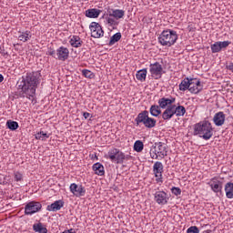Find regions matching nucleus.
<instances>
[{"instance_id": "1", "label": "nucleus", "mask_w": 233, "mask_h": 233, "mask_svg": "<svg viewBox=\"0 0 233 233\" xmlns=\"http://www.w3.org/2000/svg\"><path fill=\"white\" fill-rule=\"evenodd\" d=\"M41 80V72L35 71L27 73L26 76H22V79L17 81V88L21 90L20 97H34L35 96V90L39 81Z\"/></svg>"}, {"instance_id": "2", "label": "nucleus", "mask_w": 233, "mask_h": 233, "mask_svg": "<svg viewBox=\"0 0 233 233\" xmlns=\"http://www.w3.org/2000/svg\"><path fill=\"white\" fill-rule=\"evenodd\" d=\"M194 136H199L202 139L208 141L214 136V129L209 121H203L194 126Z\"/></svg>"}, {"instance_id": "3", "label": "nucleus", "mask_w": 233, "mask_h": 233, "mask_svg": "<svg viewBox=\"0 0 233 233\" xmlns=\"http://www.w3.org/2000/svg\"><path fill=\"white\" fill-rule=\"evenodd\" d=\"M177 38V32L172 29H167L159 35L158 43H160L162 46H172L176 45Z\"/></svg>"}, {"instance_id": "4", "label": "nucleus", "mask_w": 233, "mask_h": 233, "mask_svg": "<svg viewBox=\"0 0 233 233\" xmlns=\"http://www.w3.org/2000/svg\"><path fill=\"white\" fill-rule=\"evenodd\" d=\"M149 154L152 159H164L168 154V147L163 142H156Z\"/></svg>"}, {"instance_id": "5", "label": "nucleus", "mask_w": 233, "mask_h": 233, "mask_svg": "<svg viewBox=\"0 0 233 233\" xmlns=\"http://www.w3.org/2000/svg\"><path fill=\"white\" fill-rule=\"evenodd\" d=\"M149 72L153 79H161L163 77V66L159 63H154L149 66Z\"/></svg>"}, {"instance_id": "6", "label": "nucleus", "mask_w": 233, "mask_h": 233, "mask_svg": "<svg viewBox=\"0 0 233 233\" xmlns=\"http://www.w3.org/2000/svg\"><path fill=\"white\" fill-rule=\"evenodd\" d=\"M43 208V205L36 201H31L25 205V216H32V214H35L39 212Z\"/></svg>"}, {"instance_id": "7", "label": "nucleus", "mask_w": 233, "mask_h": 233, "mask_svg": "<svg viewBox=\"0 0 233 233\" xmlns=\"http://www.w3.org/2000/svg\"><path fill=\"white\" fill-rule=\"evenodd\" d=\"M91 31V37H95L99 39V37H103L105 31H103V27L97 22H92L89 25Z\"/></svg>"}, {"instance_id": "8", "label": "nucleus", "mask_w": 233, "mask_h": 233, "mask_svg": "<svg viewBox=\"0 0 233 233\" xmlns=\"http://www.w3.org/2000/svg\"><path fill=\"white\" fill-rule=\"evenodd\" d=\"M163 163H161L160 161L155 162L153 166V172L155 174L157 183H163Z\"/></svg>"}, {"instance_id": "9", "label": "nucleus", "mask_w": 233, "mask_h": 233, "mask_svg": "<svg viewBox=\"0 0 233 233\" xmlns=\"http://www.w3.org/2000/svg\"><path fill=\"white\" fill-rule=\"evenodd\" d=\"M168 199H170V197L165 191H156L154 194V200L157 205H167Z\"/></svg>"}, {"instance_id": "10", "label": "nucleus", "mask_w": 233, "mask_h": 233, "mask_svg": "<svg viewBox=\"0 0 233 233\" xmlns=\"http://www.w3.org/2000/svg\"><path fill=\"white\" fill-rule=\"evenodd\" d=\"M188 90L191 94H199V92L203 90V86L201 85V82L198 80V78H191Z\"/></svg>"}, {"instance_id": "11", "label": "nucleus", "mask_w": 233, "mask_h": 233, "mask_svg": "<svg viewBox=\"0 0 233 233\" xmlns=\"http://www.w3.org/2000/svg\"><path fill=\"white\" fill-rule=\"evenodd\" d=\"M70 192L76 196V198H81V196H85L86 194V189L83 186H77V184L73 183L70 185Z\"/></svg>"}, {"instance_id": "12", "label": "nucleus", "mask_w": 233, "mask_h": 233, "mask_svg": "<svg viewBox=\"0 0 233 233\" xmlns=\"http://www.w3.org/2000/svg\"><path fill=\"white\" fill-rule=\"evenodd\" d=\"M230 44V41L215 42L213 45H211V51L213 54H217L218 52H221L223 48H227Z\"/></svg>"}, {"instance_id": "13", "label": "nucleus", "mask_w": 233, "mask_h": 233, "mask_svg": "<svg viewBox=\"0 0 233 233\" xmlns=\"http://www.w3.org/2000/svg\"><path fill=\"white\" fill-rule=\"evenodd\" d=\"M174 103H176V98L175 97H170V98H167V97H162L159 98L158 100V106L160 108H168V106H174Z\"/></svg>"}, {"instance_id": "14", "label": "nucleus", "mask_w": 233, "mask_h": 233, "mask_svg": "<svg viewBox=\"0 0 233 233\" xmlns=\"http://www.w3.org/2000/svg\"><path fill=\"white\" fill-rule=\"evenodd\" d=\"M63 207H65V201H63L62 199L56 200L51 205L47 206L46 210H48V212H57V210H61Z\"/></svg>"}, {"instance_id": "15", "label": "nucleus", "mask_w": 233, "mask_h": 233, "mask_svg": "<svg viewBox=\"0 0 233 233\" xmlns=\"http://www.w3.org/2000/svg\"><path fill=\"white\" fill-rule=\"evenodd\" d=\"M225 113H223V111H219L218 113L215 114L213 122L215 123L216 127H223V125H225Z\"/></svg>"}, {"instance_id": "16", "label": "nucleus", "mask_w": 233, "mask_h": 233, "mask_svg": "<svg viewBox=\"0 0 233 233\" xmlns=\"http://www.w3.org/2000/svg\"><path fill=\"white\" fill-rule=\"evenodd\" d=\"M176 116L173 106H168L166 110L162 113V119L164 121H170L171 118Z\"/></svg>"}, {"instance_id": "17", "label": "nucleus", "mask_w": 233, "mask_h": 233, "mask_svg": "<svg viewBox=\"0 0 233 233\" xmlns=\"http://www.w3.org/2000/svg\"><path fill=\"white\" fill-rule=\"evenodd\" d=\"M108 14L109 17H114L115 19H123L125 17V10L123 9H111Z\"/></svg>"}, {"instance_id": "18", "label": "nucleus", "mask_w": 233, "mask_h": 233, "mask_svg": "<svg viewBox=\"0 0 233 233\" xmlns=\"http://www.w3.org/2000/svg\"><path fill=\"white\" fill-rule=\"evenodd\" d=\"M70 55V51L68 48L65 46H60L56 50V56H58V59H68V56Z\"/></svg>"}, {"instance_id": "19", "label": "nucleus", "mask_w": 233, "mask_h": 233, "mask_svg": "<svg viewBox=\"0 0 233 233\" xmlns=\"http://www.w3.org/2000/svg\"><path fill=\"white\" fill-rule=\"evenodd\" d=\"M99 14H101V10L92 8V9H87L86 11V17H89L90 19H96L99 17Z\"/></svg>"}, {"instance_id": "20", "label": "nucleus", "mask_w": 233, "mask_h": 233, "mask_svg": "<svg viewBox=\"0 0 233 233\" xmlns=\"http://www.w3.org/2000/svg\"><path fill=\"white\" fill-rule=\"evenodd\" d=\"M147 117H148V111L144 110L137 115L135 121H136L137 125H139L140 123H142L144 125V123L147 121Z\"/></svg>"}, {"instance_id": "21", "label": "nucleus", "mask_w": 233, "mask_h": 233, "mask_svg": "<svg viewBox=\"0 0 233 233\" xmlns=\"http://www.w3.org/2000/svg\"><path fill=\"white\" fill-rule=\"evenodd\" d=\"M209 187L213 192L218 194V192H221V190H223V182L219 180L213 181V183L209 184Z\"/></svg>"}, {"instance_id": "22", "label": "nucleus", "mask_w": 233, "mask_h": 233, "mask_svg": "<svg viewBox=\"0 0 233 233\" xmlns=\"http://www.w3.org/2000/svg\"><path fill=\"white\" fill-rule=\"evenodd\" d=\"M71 46L74 48H79L83 45V41L81 40V37L77 35H73L69 41Z\"/></svg>"}, {"instance_id": "23", "label": "nucleus", "mask_w": 233, "mask_h": 233, "mask_svg": "<svg viewBox=\"0 0 233 233\" xmlns=\"http://www.w3.org/2000/svg\"><path fill=\"white\" fill-rule=\"evenodd\" d=\"M191 81H192V78H188V77H186L185 79H183L179 84V90L181 92H185L188 90L190 87Z\"/></svg>"}, {"instance_id": "24", "label": "nucleus", "mask_w": 233, "mask_h": 233, "mask_svg": "<svg viewBox=\"0 0 233 233\" xmlns=\"http://www.w3.org/2000/svg\"><path fill=\"white\" fill-rule=\"evenodd\" d=\"M93 170L97 176H105V167L99 162L93 165Z\"/></svg>"}, {"instance_id": "25", "label": "nucleus", "mask_w": 233, "mask_h": 233, "mask_svg": "<svg viewBox=\"0 0 233 233\" xmlns=\"http://www.w3.org/2000/svg\"><path fill=\"white\" fill-rule=\"evenodd\" d=\"M119 153V149L116 147H112L111 149L108 150L107 154L105 155V157L106 159H110V161H114Z\"/></svg>"}, {"instance_id": "26", "label": "nucleus", "mask_w": 233, "mask_h": 233, "mask_svg": "<svg viewBox=\"0 0 233 233\" xmlns=\"http://www.w3.org/2000/svg\"><path fill=\"white\" fill-rule=\"evenodd\" d=\"M225 192L228 199H233V183L232 182H228L225 185Z\"/></svg>"}, {"instance_id": "27", "label": "nucleus", "mask_w": 233, "mask_h": 233, "mask_svg": "<svg viewBox=\"0 0 233 233\" xmlns=\"http://www.w3.org/2000/svg\"><path fill=\"white\" fill-rule=\"evenodd\" d=\"M174 106V112H175V116H177V117H181V116H185V114L187 113V109H185V106H176L173 105Z\"/></svg>"}, {"instance_id": "28", "label": "nucleus", "mask_w": 233, "mask_h": 233, "mask_svg": "<svg viewBox=\"0 0 233 233\" xmlns=\"http://www.w3.org/2000/svg\"><path fill=\"white\" fill-rule=\"evenodd\" d=\"M112 163H116V165H123V163H125V153L119 150Z\"/></svg>"}, {"instance_id": "29", "label": "nucleus", "mask_w": 233, "mask_h": 233, "mask_svg": "<svg viewBox=\"0 0 233 233\" xmlns=\"http://www.w3.org/2000/svg\"><path fill=\"white\" fill-rule=\"evenodd\" d=\"M33 230L38 233H48V229L41 222L34 224Z\"/></svg>"}, {"instance_id": "30", "label": "nucleus", "mask_w": 233, "mask_h": 233, "mask_svg": "<svg viewBox=\"0 0 233 233\" xmlns=\"http://www.w3.org/2000/svg\"><path fill=\"white\" fill-rule=\"evenodd\" d=\"M147 68H144V69H140L137 72L136 74V77L138 81H146L147 80Z\"/></svg>"}, {"instance_id": "31", "label": "nucleus", "mask_w": 233, "mask_h": 233, "mask_svg": "<svg viewBox=\"0 0 233 233\" xmlns=\"http://www.w3.org/2000/svg\"><path fill=\"white\" fill-rule=\"evenodd\" d=\"M149 112L154 117H157L161 114V107L157 105L151 106Z\"/></svg>"}, {"instance_id": "32", "label": "nucleus", "mask_w": 233, "mask_h": 233, "mask_svg": "<svg viewBox=\"0 0 233 233\" xmlns=\"http://www.w3.org/2000/svg\"><path fill=\"white\" fill-rule=\"evenodd\" d=\"M157 123V121L155 118L147 116L146 118V122L144 123V126L146 127V128H154Z\"/></svg>"}, {"instance_id": "33", "label": "nucleus", "mask_w": 233, "mask_h": 233, "mask_svg": "<svg viewBox=\"0 0 233 233\" xmlns=\"http://www.w3.org/2000/svg\"><path fill=\"white\" fill-rule=\"evenodd\" d=\"M6 127L9 128V130H17L19 128V123L14 121V120H7L6 121Z\"/></svg>"}, {"instance_id": "34", "label": "nucleus", "mask_w": 233, "mask_h": 233, "mask_svg": "<svg viewBox=\"0 0 233 233\" xmlns=\"http://www.w3.org/2000/svg\"><path fill=\"white\" fill-rule=\"evenodd\" d=\"M35 139H39L40 141H45L50 137V135L45 133V131H40L35 135Z\"/></svg>"}, {"instance_id": "35", "label": "nucleus", "mask_w": 233, "mask_h": 233, "mask_svg": "<svg viewBox=\"0 0 233 233\" xmlns=\"http://www.w3.org/2000/svg\"><path fill=\"white\" fill-rule=\"evenodd\" d=\"M143 148H145V145L143 144V141L137 140L134 144L135 152H143Z\"/></svg>"}, {"instance_id": "36", "label": "nucleus", "mask_w": 233, "mask_h": 233, "mask_svg": "<svg viewBox=\"0 0 233 233\" xmlns=\"http://www.w3.org/2000/svg\"><path fill=\"white\" fill-rule=\"evenodd\" d=\"M106 21L108 25V26H111L113 30H116L117 25H119V22L116 21V18L107 17L106 18Z\"/></svg>"}, {"instance_id": "37", "label": "nucleus", "mask_w": 233, "mask_h": 233, "mask_svg": "<svg viewBox=\"0 0 233 233\" xmlns=\"http://www.w3.org/2000/svg\"><path fill=\"white\" fill-rule=\"evenodd\" d=\"M120 39H121V33H116L111 36L109 41V46H112V45H116V43H117V41H119Z\"/></svg>"}, {"instance_id": "38", "label": "nucleus", "mask_w": 233, "mask_h": 233, "mask_svg": "<svg viewBox=\"0 0 233 233\" xmlns=\"http://www.w3.org/2000/svg\"><path fill=\"white\" fill-rule=\"evenodd\" d=\"M82 76L87 79H94V77H96V75H94V73L88 69H83Z\"/></svg>"}, {"instance_id": "39", "label": "nucleus", "mask_w": 233, "mask_h": 233, "mask_svg": "<svg viewBox=\"0 0 233 233\" xmlns=\"http://www.w3.org/2000/svg\"><path fill=\"white\" fill-rule=\"evenodd\" d=\"M28 35H30V31H25L18 36V39H20V41H23V43H26V41L30 39V36Z\"/></svg>"}, {"instance_id": "40", "label": "nucleus", "mask_w": 233, "mask_h": 233, "mask_svg": "<svg viewBox=\"0 0 233 233\" xmlns=\"http://www.w3.org/2000/svg\"><path fill=\"white\" fill-rule=\"evenodd\" d=\"M187 233H199V228L197 226H191L187 228Z\"/></svg>"}, {"instance_id": "41", "label": "nucleus", "mask_w": 233, "mask_h": 233, "mask_svg": "<svg viewBox=\"0 0 233 233\" xmlns=\"http://www.w3.org/2000/svg\"><path fill=\"white\" fill-rule=\"evenodd\" d=\"M171 192H172V194H174L175 196H181V188H179V187H173L171 188Z\"/></svg>"}, {"instance_id": "42", "label": "nucleus", "mask_w": 233, "mask_h": 233, "mask_svg": "<svg viewBox=\"0 0 233 233\" xmlns=\"http://www.w3.org/2000/svg\"><path fill=\"white\" fill-rule=\"evenodd\" d=\"M15 181H23V174L19 171L15 172Z\"/></svg>"}, {"instance_id": "43", "label": "nucleus", "mask_w": 233, "mask_h": 233, "mask_svg": "<svg viewBox=\"0 0 233 233\" xmlns=\"http://www.w3.org/2000/svg\"><path fill=\"white\" fill-rule=\"evenodd\" d=\"M226 68L233 73V63H230L229 65H227Z\"/></svg>"}, {"instance_id": "44", "label": "nucleus", "mask_w": 233, "mask_h": 233, "mask_svg": "<svg viewBox=\"0 0 233 233\" xmlns=\"http://www.w3.org/2000/svg\"><path fill=\"white\" fill-rule=\"evenodd\" d=\"M131 158H132V156L125 155V153H124V161H129V159H131Z\"/></svg>"}, {"instance_id": "45", "label": "nucleus", "mask_w": 233, "mask_h": 233, "mask_svg": "<svg viewBox=\"0 0 233 233\" xmlns=\"http://www.w3.org/2000/svg\"><path fill=\"white\" fill-rule=\"evenodd\" d=\"M83 117H85L86 119H88L90 117V113L88 112H84L83 113Z\"/></svg>"}, {"instance_id": "46", "label": "nucleus", "mask_w": 233, "mask_h": 233, "mask_svg": "<svg viewBox=\"0 0 233 233\" xmlns=\"http://www.w3.org/2000/svg\"><path fill=\"white\" fill-rule=\"evenodd\" d=\"M48 54H49V56H52L54 57V56H56V51H54V50H49V51H48Z\"/></svg>"}, {"instance_id": "47", "label": "nucleus", "mask_w": 233, "mask_h": 233, "mask_svg": "<svg viewBox=\"0 0 233 233\" xmlns=\"http://www.w3.org/2000/svg\"><path fill=\"white\" fill-rule=\"evenodd\" d=\"M3 81H5V76H3L0 74V83H3Z\"/></svg>"}, {"instance_id": "48", "label": "nucleus", "mask_w": 233, "mask_h": 233, "mask_svg": "<svg viewBox=\"0 0 233 233\" xmlns=\"http://www.w3.org/2000/svg\"><path fill=\"white\" fill-rule=\"evenodd\" d=\"M210 232H212V230L208 229V230L203 231L202 233H210Z\"/></svg>"}, {"instance_id": "49", "label": "nucleus", "mask_w": 233, "mask_h": 233, "mask_svg": "<svg viewBox=\"0 0 233 233\" xmlns=\"http://www.w3.org/2000/svg\"><path fill=\"white\" fill-rule=\"evenodd\" d=\"M63 233H72L70 230H65Z\"/></svg>"}, {"instance_id": "50", "label": "nucleus", "mask_w": 233, "mask_h": 233, "mask_svg": "<svg viewBox=\"0 0 233 233\" xmlns=\"http://www.w3.org/2000/svg\"><path fill=\"white\" fill-rule=\"evenodd\" d=\"M214 179H216L215 177L211 179V181H214Z\"/></svg>"}]
</instances>
